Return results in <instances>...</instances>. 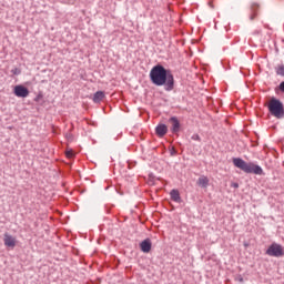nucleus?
I'll return each instance as SVG.
<instances>
[{
  "label": "nucleus",
  "mask_w": 284,
  "mask_h": 284,
  "mask_svg": "<svg viewBox=\"0 0 284 284\" xmlns=\"http://www.w3.org/2000/svg\"><path fill=\"white\" fill-rule=\"evenodd\" d=\"M150 81L156 87H163L168 92L174 90V77L172 73L168 72L165 67L162 64H156L150 70Z\"/></svg>",
  "instance_id": "1"
},
{
  "label": "nucleus",
  "mask_w": 284,
  "mask_h": 284,
  "mask_svg": "<svg viewBox=\"0 0 284 284\" xmlns=\"http://www.w3.org/2000/svg\"><path fill=\"white\" fill-rule=\"evenodd\" d=\"M233 165L244 173L263 175V169L253 162L247 163L240 158H235L233 159Z\"/></svg>",
  "instance_id": "2"
},
{
  "label": "nucleus",
  "mask_w": 284,
  "mask_h": 284,
  "mask_svg": "<svg viewBox=\"0 0 284 284\" xmlns=\"http://www.w3.org/2000/svg\"><path fill=\"white\" fill-rule=\"evenodd\" d=\"M267 108H268V112H271L272 116H275L276 119H282L284 116V109H283V103L281 102V100L272 98L267 104Z\"/></svg>",
  "instance_id": "3"
},
{
  "label": "nucleus",
  "mask_w": 284,
  "mask_h": 284,
  "mask_svg": "<svg viewBox=\"0 0 284 284\" xmlns=\"http://www.w3.org/2000/svg\"><path fill=\"white\" fill-rule=\"evenodd\" d=\"M13 94L18 98L26 99L29 97L30 92H29V89H27L22 84H19L13 87Z\"/></svg>",
  "instance_id": "4"
},
{
  "label": "nucleus",
  "mask_w": 284,
  "mask_h": 284,
  "mask_svg": "<svg viewBox=\"0 0 284 284\" xmlns=\"http://www.w3.org/2000/svg\"><path fill=\"white\" fill-rule=\"evenodd\" d=\"M268 256L280 257L283 256V248L280 244H272L271 247L267 248Z\"/></svg>",
  "instance_id": "5"
},
{
  "label": "nucleus",
  "mask_w": 284,
  "mask_h": 284,
  "mask_svg": "<svg viewBox=\"0 0 284 284\" xmlns=\"http://www.w3.org/2000/svg\"><path fill=\"white\" fill-rule=\"evenodd\" d=\"M3 242L6 247H11V248H14L16 245L18 244V240H16L14 236L9 235V233H4Z\"/></svg>",
  "instance_id": "6"
},
{
  "label": "nucleus",
  "mask_w": 284,
  "mask_h": 284,
  "mask_svg": "<svg viewBox=\"0 0 284 284\" xmlns=\"http://www.w3.org/2000/svg\"><path fill=\"white\" fill-rule=\"evenodd\" d=\"M155 133L158 136L163 138L168 133V126L166 124H158L155 128Z\"/></svg>",
  "instance_id": "7"
},
{
  "label": "nucleus",
  "mask_w": 284,
  "mask_h": 284,
  "mask_svg": "<svg viewBox=\"0 0 284 284\" xmlns=\"http://www.w3.org/2000/svg\"><path fill=\"white\" fill-rule=\"evenodd\" d=\"M105 99V93L103 91H98L94 93V95L92 97V102H94L95 104L101 103L103 100Z\"/></svg>",
  "instance_id": "8"
},
{
  "label": "nucleus",
  "mask_w": 284,
  "mask_h": 284,
  "mask_svg": "<svg viewBox=\"0 0 284 284\" xmlns=\"http://www.w3.org/2000/svg\"><path fill=\"white\" fill-rule=\"evenodd\" d=\"M196 184L201 187V189H206L207 185L210 184V179H207L205 175H201L199 178V180L196 181Z\"/></svg>",
  "instance_id": "9"
},
{
  "label": "nucleus",
  "mask_w": 284,
  "mask_h": 284,
  "mask_svg": "<svg viewBox=\"0 0 284 284\" xmlns=\"http://www.w3.org/2000/svg\"><path fill=\"white\" fill-rule=\"evenodd\" d=\"M170 122H171V125H172L171 131L173 133H178L179 129L181 128V124L179 123V120L176 118H171Z\"/></svg>",
  "instance_id": "10"
},
{
  "label": "nucleus",
  "mask_w": 284,
  "mask_h": 284,
  "mask_svg": "<svg viewBox=\"0 0 284 284\" xmlns=\"http://www.w3.org/2000/svg\"><path fill=\"white\" fill-rule=\"evenodd\" d=\"M150 250H152V243L150 242V240L142 241L141 251L144 253H149Z\"/></svg>",
  "instance_id": "11"
},
{
  "label": "nucleus",
  "mask_w": 284,
  "mask_h": 284,
  "mask_svg": "<svg viewBox=\"0 0 284 284\" xmlns=\"http://www.w3.org/2000/svg\"><path fill=\"white\" fill-rule=\"evenodd\" d=\"M170 196L173 202L181 203V195L179 194L178 190H171Z\"/></svg>",
  "instance_id": "12"
},
{
  "label": "nucleus",
  "mask_w": 284,
  "mask_h": 284,
  "mask_svg": "<svg viewBox=\"0 0 284 284\" xmlns=\"http://www.w3.org/2000/svg\"><path fill=\"white\" fill-rule=\"evenodd\" d=\"M276 74H278L280 77H284V65L280 64L278 67H276Z\"/></svg>",
  "instance_id": "13"
},
{
  "label": "nucleus",
  "mask_w": 284,
  "mask_h": 284,
  "mask_svg": "<svg viewBox=\"0 0 284 284\" xmlns=\"http://www.w3.org/2000/svg\"><path fill=\"white\" fill-rule=\"evenodd\" d=\"M65 156H67L68 159H72L73 156H75V153L73 152V150H67Z\"/></svg>",
  "instance_id": "14"
},
{
  "label": "nucleus",
  "mask_w": 284,
  "mask_h": 284,
  "mask_svg": "<svg viewBox=\"0 0 284 284\" xmlns=\"http://www.w3.org/2000/svg\"><path fill=\"white\" fill-rule=\"evenodd\" d=\"M12 73L16 74V75H18V74H21V71H20L19 69H13V70H12Z\"/></svg>",
  "instance_id": "15"
},
{
  "label": "nucleus",
  "mask_w": 284,
  "mask_h": 284,
  "mask_svg": "<svg viewBox=\"0 0 284 284\" xmlns=\"http://www.w3.org/2000/svg\"><path fill=\"white\" fill-rule=\"evenodd\" d=\"M280 91L284 93V82L280 83Z\"/></svg>",
  "instance_id": "16"
},
{
  "label": "nucleus",
  "mask_w": 284,
  "mask_h": 284,
  "mask_svg": "<svg viewBox=\"0 0 284 284\" xmlns=\"http://www.w3.org/2000/svg\"><path fill=\"white\" fill-rule=\"evenodd\" d=\"M192 140H194V141H200V135H196V134L193 135V136H192Z\"/></svg>",
  "instance_id": "17"
},
{
  "label": "nucleus",
  "mask_w": 284,
  "mask_h": 284,
  "mask_svg": "<svg viewBox=\"0 0 284 284\" xmlns=\"http://www.w3.org/2000/svg\"><path fill=\"white\" fill-rule=\"evenodd\" d=\"M233 189H239V183H232Z\"/></svg>",
  "instance_id": "18"
},
{
  "label": "nucleus",
  "mask_w": 284,
  "mask_h": 284,
  "mask_svg": "<svg viewBox=\"0 0 284 284\" xmlns=\"http://www.w3.org/2000/svg\"><path fill=\"white\" fill-rule=\"evenodd\" d=\"M255 17H256V13L251 14V20H254Z\"/></svg>",
  "instance_id": "19"
},
{
  "label": "nucleus",
  "mask_w": 284,
  "mask_h": 284,
  "mask_svg": "<svg viewBox=\"0 0 284 284\" xmlns=\"http://www.w3.org/2000/svg\"><path fill=\"white\" fill-rule=\"evenodd\" d=\"M239 282L243 283V277L242 276H239Z\"/></svg>",
  "instance_id": "20"
}]
</instances>
